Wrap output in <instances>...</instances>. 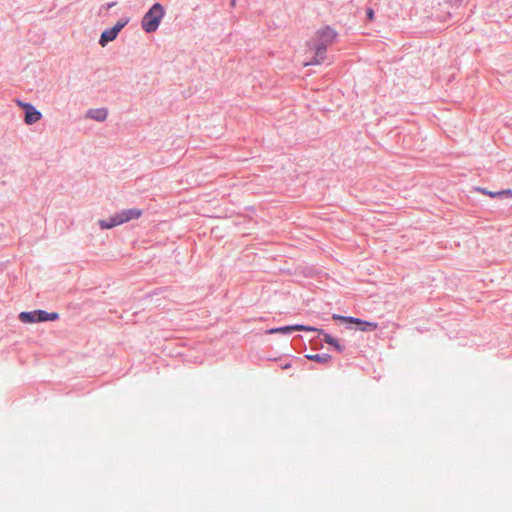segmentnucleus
I'll use <instances>...</instances> for the list:
<instances>
[{"instance_id": "nucleus-1", "label": "nucleus", "mask_w": 512, "mask_h": 512, "mask_svg": "<svg viewBox=\"0 0 512 512\" xmlns=\"http://www.w3.org/2000/svg\"><path fill=\"white\" fill-rule=\"evenodd\" d=\"M336 36V32L330 27L318 30L308 43L309 48L315 52L314 60L305 65L320 64L324 60L327 46L335 41Z\"/></svg>"}, {"instance_id": "nucleus-2", "label": "nucleus", "mask_w": 512, "mask_h": 512, "mask_svg": "<svg viewBox=\"0 0 512 512\" xmlns=\"http://www.w3.org/2000/svg\"><path fill=\"white\" fill-rule=\"evenodd\" d=\"M164 16V9L159 3H155L143 16L142 28L145 32L151 33L158 29L161 19Z\"/></svg>"}, {"instance_id": "nucleus-3", "label": "nucleus", "mask_w": 512, "mask_h": 512, "mask_svg": "<svg viewBox=\"0 0 512 512\" xmlns=\"http://www.w3.org/2000/svg\"><path fill=\"white\" fill-rule=\"evenodd\" d=\"M59 318V314L52 312L49 313L44 310H35L30 312H21L19 314V319L23 323H36V322H45V321H54Z\"/></svg>"}, {"instance_id": "nucleus-4", "label": "nucleus", "mask_w": 512, "mask_h": 512, "mask_svg": "<svg viewBox=\"0 0 512 512\" xmlns=\"http://www.w3.org/2000/svg\"><path fill=\"white\" fill-rule=\"evenodd\" d=\"M143 214V211L138 208H129V209H123L119 212H117L115 215L118 219V222L120 224L127 223L131 220L139 219Z\"/></svg>"}, {"instance_id": "nucleus-5", "label": "nucleus", "mask_w": 512, "mask_h": 512, "mask_svg": "<svg viewBox=\"0 0 512 512\" xmlns=\"http://www.w3.org/2000/svg\"><path fill=\"white\" fill-rule=\"evenodd\" d=\"M309 330H316L315 327L296 324V325H288V326H282L277 328H271L267 332L269 334H291L295 331H309Z\"/></svg>"}, {"instance_id": "nucleus-6", "label": "nucleus", "mask_w": 512, "mask_h": 512, "mask_svg": "<svg viewBox=\"0 0 512 512\" xmlns=\"http://www.w3.org/2000/svg\"><path fill=\"white\" fill-rule=\"evenodd\" d=\"M18 105L26 110L25 123L27 125H33L41 118V113L37 111L31 104L17 101Z\"/></svg>"}, {"instance_id": "nucleus-7", "label": "nucleus", "mask_w": 512, "mask_h": 512, "mask_svg": "<svg viewBox=\"0 0 512 512\" xmlns=\"http://www.w3.org/2000/svg\"><path fill=\"white\" fill-rule=\"evenodd\" d=\"M315 329L316 330H314V331L318 332L319 336H322V340L325 343L333 346L335 348V350L338 351L339 353H342L344 351V346L341 345L336 338L331 336L329 333L325 332L323 329H318V328H315Z\"/></svg>"}, {"instance_id": "nucleus-8", "label": "nucleus", "mask_w": 512, "mask_h": 512, "mask_svg": "<svg viewBox=\"0 0 512 512\" xmlns=\"http://www.w3.org/2000/svg\"><path fill=\"white\" fill-rule=\"evenodd\" d=\"M476 190L479 191L480 193H482L484 195H488L492 198H511L512 197L511 189H505V190H501V191L492 192V191H488L486 188L479 187Z\"/></svg>"}, {"instance_id": "nucleus-9", "label": "nucleus", "mask_w": 512, "mask_h": 512, "mask_svg": "<svg viewBox=\"0 0 512 512\" xmlns=\"http://www.w3.org/2000/svg\"><path fill=\"white\" fill-rule=\"evenodd\" d=\"M98 225L101 229H111L118 225H121L120 222H118V219L116 215L111 216L109 219H101L98 221Z\"/></svg>"}, {"instance_id": "nucleus-10", "label": "nucleus", "mask_w": 512, "mask_h": 512, "mask_svg": "<svg viewBox=\"0 0 512 512\" xmlns=\"http://www.w3.org/2000/svg\"><path fill=\"white\" fill-rule=\"evenodd\" d=\"M87 117L101 122L106 119L107 111L105 109H92L88 111Z\"/></svg>"}, {"instance_id": "nucleus-11", "label": "nucleus", "mask_w": 512, "mask_h": 512, "mask_svg": "<svg viewBox=\"0 0 512 512\" xmlns=\"http://www.w3.org/2000/svg\"><path fill=\"white\" fill-rule=\"evenodd\" d=\"M306 357L311 361L322 363V364L328 363L332 358L331 355H329L327 353L310 354V355H306Z\"/></svg>"}, {"instance_id": "nucleus-12", "label": "nucleus", "mask_w": 512, "mask_h": 512, "mask_svg": "<svg viewBox=\"0 0 512 512\" xmlns=\"http://www.w3.org/2000/svg\"><path fill=\"white\" fill-rule=\"evenodd\" d=\"M114 31L115 30L108 29L101 34L99 41L101 46L104 47L108 42L113 41L117 37Z\"/></svg>"}, {"instance_id": "nucleus-13", "label": "nucleus", "mask_w": 512, "mask_h": 512, "mask_svg": "<svg viewBox=\"0 0 512 512\" xmlns=\"http://www.w3.org/2000/svg\"><path fill=\"white\" fill-rule=\"evenodd\" d=\"M378 327V324L376 322H368L361 320V323H359V330L364 332H371L376 330Z\"/></svg>"}, {"instance_id": "nucleus-14", "label": "nucleus", "mask_w": 512, "mask_h": 512, "mask_svg": "<svg viewBox=\"0 0 512 512\" xmlns=\"http://www.w3.org/2000/svg\"><path fill=\"white\" fill-rule=\"evenodd\" d=\"M333 319L345 321V322H348V323H354V324H358V325H359V323H361V319L355 318V317H352V316H340V315L334 314L333 315Z\"/></svg>"}, {"instance_id": "nucleus-15", "label": "nucleus", "mask_w": 512, "mask_h": 512, "mask_svg": "<svg viewBox=\"0 0 512 512\" xmlns=\"http://www.w3.org/2000/svg\"><path fill=\"white\" fill-rule=\"evenodd\" d=\"M128 23V20H120L118 21L111 30H115V34L118 35V33L124 28V26Z\"/></svg>"}, {"instance_id": "nucleus-16", "label": "nucleus", "mask_w": 512, "mask_h": 512, "mask_svg": "<svg viewBox=\"0 0 512 512\" xmlns=\"http://www.w3.org/2000/svg\"><path fill=\"white\" fill-rule=\"evenodd\" d=\"M367 17H368L369 20H373L374 19V11H373V9L369 8L367 10Z\"/></svg>"}, {"instance_id": "nucleus-17", "label": "nucleus", "mask_w": 512, "mask_h": 512, "mask_svg": "<svg viewBox=\"0 0 512 512\" xmlns=\"http://www.w3.org/2000/svg\"><path fill=\"white\" fill-rule=\"evenodd\" d=\"M290 367H291V364L287 363V364H285L282 368H283V369H287V368H290Z\"/></svg>"}]
</instances>
